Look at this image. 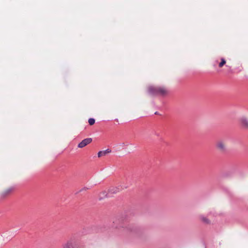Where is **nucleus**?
Listing matches in <instances>:
<instances>
[{
	"mask_svg": "<svg viewBox=\"0 0 248 248\" xmlns=\"http://www.w3.org/2000/svg\"><path fill=\"white\" fill-rule=\"evenodd\" d=\"M148 90L149 93L153 95L165 96L169 93L168 89L164 86L150 87Z\"/></svg>",
	"mask_w": 248,
	"mask_h": 248,
	"instance_id": "f257e3e1",
	"label": "nucleus"
},
{
	"mask_svg": "<svg viewBox=\"0 0 248 248\" xmlns=\"http://www.w3.org/2000/svg\"><path fill=\"white\" fill-rule=\"evenodd\" d=\"M217 149L221 153H225L227 151V144L225 140H219L216 144Z\"/></svg>",
	"mask_w": 248,
	"mask_h": 248,
	"instance_id": "f03ea898",
	"label": "nucleus"
},
{
	"mask_svg": "<svg viewBox=\"0 0 248 248\" xmlns=\"http://www.w3.org/2000/svg\"><path fill=\"white\" fill-rule=\"evenodd\" d=\"M62 248H78V247L75 241L70 240L62 245Z\"/></svg>",
	"mask_w": 248,
	"mask_h": 248,
	"instance_id": "7ed1b4c3",
	"label": "nucleus"
},
{
	"mask_svg": "<svg viewBox=\"0 0 248 248\" xmlns=\"http://www.w3.org/2000/svg\"><path fill=\"white\" fill-rule=\"evenodd\" d=\"M92 141L91 138H87L82 140L78 144V147L82 148L90 143Z\"/></svg>",
	"mask_w": 248,
	"mask_h": 248,
	"instance_id": "20e7f679",
	"label": "nucleus"
},
{
	"mask_svg": "<svg viewBox=\"0 0 248 248\" xmlns=\"http://www.w3.org/2000/svg\"><path fill=\"white\" fill-rule=\"evenodd\" d=\"M14 189L15 188L14 187H10L7 188L1 193V197L2 198H4L5 197L10 194L12 192H13Z\"/></svg>",
	"mask_w": 248,
	"mask_h": 248,
	"instance_id": "39448f33",
	"label": "nucleus"
},
{
	"mask_svg": "<svg viewBox=\"0 0 248 248\" xmlns=\"http://www.w3.org/2000/svg\"><path fill=\"white\" fill-rule=\"evenodd\" d=\"M239 122L242 127L245 129H248V121L246 117L241 118Z\"/></svg>",
	"mask_w": 248,
	"mask_h": 248,
	"instance_id": "423d86ee",
	"label": "nucleus"
},
{
	"mask_svg": "<svg viewBox=\"0 0 248 248\" xmlns=\"http://www.w3.org/2000/svg\"><path fill=\"white\" fill-rule=\"evenodd\" d=\"M110 153H111V150L109 149H108L104 151H99L97 155L98 157H101L102 156L106 155L107 154Z\"/></svg>",
	"mask_w": 248,
	"mask_h": 248,
	"instance_id": "0eeeda50",
	"label": "nucleus"
},
{
	"mask_svg": "<svg viewBox=\"0 0 248 248\" xmlns=\"http://www.w3.org/2000/svg\"><path fill=\"white\" fill-rule=\"evenodd\" d=\"M200 218L201 221H202L203 223L205 224H208L210 223V221L209 220V219L206 217H204L202 215L200 216Z\"/></svg>",
	"mask_w": 248,
	"mask_h": 248,
	"instance_id": "6e6552de",
	"label": "nucleus"
},
{
	"mask_svg": "<svg viewBox=\"0 0 248 248\" xmlns=\"http://www.w3.org/2000/svg\"><path fill=\"white\" fill-rule=\"evenodd\" d=\"M121 190L119 187H112L109 189V192L110 193H117Z\"/></svg>",
	"mask_w": 248,
	"mask_h": 248,
	"instance_id": "1a4fd4ad",
	"label": "nucleus"
},
{
	"mask_svg": "<svg viewBox=\"0 0 248 248\" xmlns=\"http://www.w3.org/2000/svg\"><path fill=\"white\" fill-rule=\"evenodd\" d=\"M220 61V62L218 63V67L219 68L222 67L226 63V61L224 58H221Z\"/></svg>",
	"mask_w": 248,
	"mask_h": 248,
	"instance_id": "9d476101",
	"label": "nucleus"
},
{
	"mask_svg": "<svg viewBox=\"0 0 248 248\" xmlns=\"http://www.w3.org/2000/svg\"><path fill=\"white\" fill-rule=\"evenodd\" d=\"M88 122L90 125H92L95 123V120L93 118H90Z\"/></svg>",
	"mask_w": 248,
	"mask_h": 248,
	"instance_id": "9b49d317",
	"label": "nucleus"
}]
</instances>
